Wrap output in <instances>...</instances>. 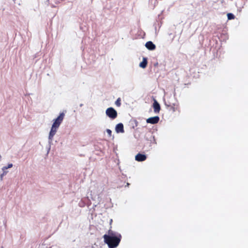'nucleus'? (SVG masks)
<instances>
[{
    "mask_svg": "<svg viewBox=\"0 0 248 248\" xmlns=\"http://www.w3.org/2000/svg\"><path fill=\"white\" fill-rule=\"evenodd\" d=\"M121 237L120 233L111 230L108 231V234H105L103 236L104 242L108 244L109 248H116L121 241Z\"/></svg>",
    "mask_w": 248,
    "mask_h": 248,
    "instance_id": "nucleus-1",
    "label": "nucleus"
},
{
    "mask_svg": "<svg viewBox=\"0 0 248 248\" xmlns=\"http://www.w3.org/2000/svg\"><path fill=\"white\" fill-rule=\"evenodd\" d=\"M64 117V114L61 113L59 116L53 120V123L50 129L48 135V142L51 143L53 140V137L56 134L57 130L62 123Z\"/></svg>",
    "mask_w": 248,
    "mask_h": 248,
    "instance_id": "nucleus-2",
    "label": "nucleus"
},
{
    "mask_svg": "<svg viewBox=\"0 0 248 248\" xmlns=\"http://www.w3.org/2000/svg\"><path fill=\"white\" fill-rule=\"evenodd\" d=\"M106 115L112 120L115 119L117 117V112L114 108L110 107L106 110Z\"/></svg>",
    "mask_w": 248,
    "mask_h": 248,
    "instance_id": "nucleus-3",
    "label": "nucleus"
},
{
    "mask_svg": "<svg viewBox=\"0 0 248 248\" xmlns=\"http://www.w3.org/2000/svg\"><path fill=\"white\" fill-rule=\"evenodd\" d=\"M159 120V118L158 116H155L153 117L149 118L146 120V122L147 123L151 124H157Z\"/></svg>",
    "mask_w": 248,
    "mask_h": 248,
    "instance_id": "nucleus-4",
    "label": "nucleus"
},
{
    "mask_svg": "<svg viewBox=\"0 0 248 248\" xmlns=\"http://www.w3.org/2000/svg\"><path fill=\"white\" fill-rule=\"evenodd\" d=\"M115 131L117 133H124V125L122 123H119L117 124L115 128Z\"/></svg>",
    "mask_w": 248,
    "mask_h": 248,
    "instance_id": "nucleus-5",
    "label": "nucleus"
},
{
    "mask_svg": "<svg viewBox=\"0 0 248 248\" xmlns=\"http://www.w3.org/2000/svg\"><path fill=\"white\" fill-rule=\"evenodd\" d=\"M153 108L155 113H158L160 109V105L156 100H154V102L153 103Z\"/></svg>",
    "mask_w": 248,
    "mask_h": 248,
    "instance_id": "nucleus-6",
    "label": "nucleus"
},
{
    "mask_svg": "<svg viewBox=\"0 0 248 248\" xmlns=\"http://www.w3.org/2000/svg\"><path fill=\"white\" fill-rule=\"evenodd\" d=\"M146 47L150 50H155V46L151 41H148L145 44Z\"/></svg>",
    "mask_w": 248,
    "mask_h": 248,
    "instance_id": "nucleus-7",
    "label": "nucleus"
},
{
    "mask_svg": "<svg viewBox=\"0 0 248 248\" xmlns=\"http://www.w3.org/2000/svg\"><path fill=\"white\" fill-rule=\"evenodd\" d=\"M146 158V155L141 154H138L135 156V159L138 161H143L145 160Z\"/></svg>",
    "mask_w": 248,
    "mask_h": 248,
    "instance_id": "nucleus-8",
    "label": "nucleus"
},
{
    "mask_svg": "<svg viewBox=\"0 0 248 248\" xmlns=\"http://www.w3.org/2000/svg\"><path fill=\"white\" fill-rule=\"evenodd\" d=\"M147 60L146 58H143L142 61L140 63V66L142 68H145L147 66Z\"/></svg>",
    "mask_w": 248,
    "mask_h": 248,
    "instance_id": "nucleus-9",
    "label": "nucleus"
},
{
    "mask_svg": "<svg viewBox=\"0 0 248 248\" xmlns=\"http://www.w3.org/2000/svg\"><path fill=\"white\" fill-rule=\"evenodd\" d=\"M13 164L10 163L7 166H4L2 168V170H7L8 169H10L13 167Z\"/></svg>",
    "mask_w": 248,
    "mask_h": 248,
    "instance_id": "nucleus-10",
    "label": "nucleus"
},
{
    "mask_svg": "<svg viewBox=\"0 0 248 248\" xmlns=\"http://www.w3.org/2000/svg\"><path fill=\"white\" fill-rule=\"evenodd\" d=\"M3 172L0 175V180H2L3 177L5 176L7 173L8 171L7 170H2Z\"/></svg>",
    "mask_w": 248,
    "mask_h": 248,
    "instance_id": "nucleus-11",
    "label": "nucleus"
},
{
    "mask_svg": "<svg viewBox=\"0 0 248 248\" xmlns=\"http://www.w3.org/2000/svg\"><path fill=\"white\" fill-rule=\"evenodd\" d=\"M228 19L231 20L234 18V16L231 13H229L227 15Z\"/></svg>",
    "mask_w": 248,
    "mask_h": 248,
    "instance_id": "nucleus-12",
    "label": "nucleus"
},
{
    "mask_svg": "<svg viewBox=\"0 0 248 248\" xmlns=\"http://www.w3.org/2000/svg\"><path fill=\"white\" fill-rule=\"evenodd\" d=\"M120 101H121V100H120V98H119L118 99H117V100L116 101V102H115V104H116V106H118V107L120 106V105H121V102H120Z\"/></svg>",
    "mask_w": 248,
    "mask_h": 248,
    "instance_id": "nucleus-13",
    "label": "nucleus"
},
{
    "mask_svg": "<svg viewBox=\"0 0 248 248\" xmlns=\"http://www.w3.org/2000/svg\"><path fill=\"white\" fill-rule=\"evenodd\" d=\"M106 132L107 133H108V136L109 137H111V133H112V132H111V130L109 129H107L106 130Z\"/></svg>",
    "mask_w": 248,
    "mask_h": 248,
    "instance_id": "nucleus-14",
    "label": "nucleus"
},
{
    "mask_svg": "<svg viewBox=\"0 0 248 248\" xmlns=\"http://www.w3.org/2000/svg\"><path fill=\"white\" fill-rule=\"evenodd\" d=\"M83 106L82 104H80V107H82Z\"/></svg>",
    "mask_w": 248,
    "mask_h": 248,
    "instance_id": "nucleus-15",
    "label": "nucleus"
},
{
    "mask_svg": "<svg viewBox=\"0 0 248 248\" xmlns=\"http://www.w3.org/2000/svg\"><path fill=\"white\" fill-rule=\"evenodd\" d=\"M129 185V183H127V186H128Z\"/></svg>",
    "mask_w": 248,
    "mask_h": 248,
    "instance_id": "nucleus-16",
    "label": "nucleus"
}]
</instances>
